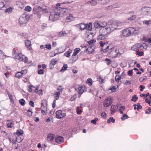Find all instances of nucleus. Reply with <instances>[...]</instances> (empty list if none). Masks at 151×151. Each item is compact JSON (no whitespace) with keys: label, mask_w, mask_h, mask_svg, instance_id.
<instances>
[{"label":"nucleus","mask_w":151,"mask_h":151,"mask_svg":"<svg viewBox=\"0 0 151 151\" xmlns=\"http://www.w3.org/2000/svg\"><path fill=\"white\" fill-rule=\"evenodd\" d=\"M119 24L117 22L114 21L111 24H108L106 28L101 29L99 31V36H98L99 39L104 40L108 34L117 28Z\"/></svg>","instance_id":"obj_1"},{"label":"nucleus","mask_w":151,"mask_h":151,"mask_svg":"<svg viewBox=\"0 0 151 151\" xmlns=\"http://www.w3.org/2000/svg\"><path fill=\"white\" fill-rule=\"evenodd\" d=\"M122 33L124 36L127 37L132 36L134 34L138 33V31L133 27H129L123 30Z\"/></svg>","instance_id":"obj_2"},{"label":"nucleus","mask_w":151,"mask_h":151,"mask_svg":"<svg viewBox=\"0 0 151 151\" xmlns=\"http://www.w3.org/2000/svg\"><path fill=\"white\" fill-rule=\"evenodd\" d=\"M75 90L78 93L79 95V97L86 90V87L83 85H77L74 87Z\"/></svg>","instance_id":"obj_3"},{"label":"nucleus","mask_w":151,"mask_h":151,"mask_svg":"<svg viewBox=\"0 0 151 151\" xmlns=\"http://www.w3.org/2000/svg\"><path fill=\"white\" fill-rule=\"evenodd\" d=\"M29 19V15L24 14L19 18V22L21 25H24L27 23Z\"/></svg>","instance_id":"obj_4"},{"label":"nucleus","mask_w":151,"mask_h":151,"mask_svg":"<svg viewBox=\"0 0 151 151\" xmlns=\"http://www.w3.org/2000/svg\"><path fill=\"white\" fill-rule=\"evenodd\" d=\"M60 16V15L55 13L51 12L49 17V19L50 20L53 21L57 20Z\"/></svg>","instance_id":"obj_5"},{"label":"nucleus","mask_w":151,"mask_h":151,"mask_svg":"<svg viewBox=\"0 0 151 151\" xmlns=\"http://www.w3.org/2000/svg\"><path fill=\"white\" fill-rule=\"evenodd\" d=\"M56 117L58 119H61L66 116L65 113H62L61 110H59L56 111Z\"/></svg>","instance_id":"obj_6"},{"label":"nucleus","mask_w":151,"mask_h":151,"mask_svg":"<svg viewBox=\"0 0 151 151\" xmlns=\"http://www.w3.org/2000/svg\"><path fill=\"white\" fill-rule=\"evenodd\" d=\"M112 100L110 98H107L104 101V105L105 107H108L112 103Z\"/></svg>","instance_id":"obj_7"},{"label":"nucleus","mask_w":151,"mask_h":151,"mask_svg":"<svg viewBox=\"0 0 151 151\" xmlns=\"http://www.w3.org/2000/svg\"><path fill=\"white\" fill-rule=\"evenodd\" d=\"M91 1L95 3L94 5H95L97 3L102 4H105L109 2V0H91Z\"/></svg>","instance_id":"obj_8"},{"label":"nucleus","mask_w":151,"mask_h":151,"mask_svg":"<svg viewBox=\"0 0 151 151\" xmlns=\"http://www.w3.org/2000/svg\"><path fill=\"white\" fill-rule=\"evenodd\" d=\"M151 8L148 7H143L141 9V11L144 14L147 15L150 11Z\"/></svg>","instance_id":"obj_9"},{"label":"nucleus","mask_w":151,"mask_h":151,"mask_svg":"<svg viewBox=\"0 0 151 151\" xmlns=\"http://www.w3.org/2000/svg\"><path fill=\"white\" fill-rule=\"evenodd\" d=\"M110 56L113 58H116L119 55V52L117 49L113 50L109 53Z\"/></svg>","instance_id":"obj_10"},{"label":"nucleus","mask_w":151,"mask_h":151,"mask_svg":"<svg viewBox=\"0 0 151 151\" xmlns=\"http://www.w3.org/2000/svg\"><path fill=\"white\" fill-rule=\"evenodd\" d=\"M142 45L139 43H137L133 45L131 49L133 50H136L143 47Z\"/></svg>","instance_id":"obj_11"},{"label":"nucleus","mask_w":151,"mask_h":151,"mask_svg":"<svg viewBox=\"0 0 151 151\" xmlns=\"http://www.w3.org/2000/svg\"><path fill=\"white\" fill-rule=\"evenodd\" d=\"M62 8L60 7H55L53 9V11L52 13H55L56 14L60 15V13L61 12V10Z\"/></svg>","instance_id":"obj_12"},{"label":"nucleus","mask_w":151,"mask_h":151,"mask_svg":"<svg viewBox=\"0 0 151 151\" xmlns=\"http://www.w3.org/2000/svg\"><path fill=\"white\" fill-rule=\"evenodd\" d=\"M40 9H42V7L39 6L38 9L35 8H34L33 9V14H37V16L38 17L40 16Z\"/></svg>","instance_id":"obj_13"},{"label":"nucleus","mask_w":151,"mask_h":151,"mask_svg":"<svg viewBox=\"0 0 151 151\" xmlns=\"http://www.w3.org/2000/svg\"><path fill=\"white\" fill-rule=\"evenodd\" d=\"M55 137V136L53 134H49L47 137V139L48 142H51Z\"/></svg>","instance_id":"obj_14"},{"label":"nucleus","mask_w":151,"mask_h":151,"mask_svg":"<svg viewBox=\"0 0 151 151\" xmlns=\"http://www.w3.org/2000/svg\"><path fill=\"white\" fill-rule=\"evenodd\" d=\"M55 141L57 143L60 144L63 142L64 139L63 137L58 136L55 138Z\"/></svg>","instance_id":"obj_15"},{"label":"nucleus","mask_w":151,"mask_h":151,"mask_svg":"<svg viewBox=\"0 0 151 151\" xmlns=\"http://www.w3.org/2000/svg\"><path fill=\"white\" fill-rule=\"evenodd\" d=\"M86 24L82 23L79 24H78L76 25V26L78 27L81 30H83L86 28Z\"/></svg>","instance_id":"obj_16"},{"label":"nucleus","mask_w":151,"mask_h":151,"mask_svg":"<svg viewBox=\"0 0 151 151\" xmlns=\"http://www.w3.org/2000/svg\"><path fill=\"white\" fill-rule=\"evenodd\" d=\"M27 71L26 70H23L21 72H17L15 76H22L23 75H25L27 73Z\"/></svg>","instance_id":"obj_17"},{"label":"nucleus","mask_w":151,"mask_h":151,"mask_svg":"<svg viewBox=\"0 0 151 151\" xmlns=\"http://www.w3.org/2000/svg\"><path fill=\"white\" fill-rule=\"evenodd\" d=\"M25 43L26 46L29 50L32 49V48L30 47L31 45V42L30 40H27L25 41Z\"/></svg>","instance_id":"obj_18"},{"label":"nucleus","mask_w":151,"mask_h":151,"mask_svg":"<svg viewBox=\"0 0 151 151\" xmlns=\"http://www.w3.org/2000/svg\"><path fill=\"white\" fill-rule=\"evenodd\" d=\"M73 15L72 14H70L69 16L67 17L65 21L66 22H69L73 20Z\"/></svg>","instance_id":"obj_19"},{"label":"nucleus","mask_w":151,"mask_h":151,"mask_svg":"<svg viewBox=\"0 0 151 151\" xmlns=\"http://www.w3.org/2000/svg\"><path fill=\"white\" fill-rule=\"evenodd\" d=\"M23 57V56L21 54H17V56H15V58L20 61H22L24 60V58Z\"/></svg>","instance_id":"obj_20"},{"label":"nucleus","mask_w":151,"mask_h":151,"mask_svg":"<svg viewBox=\"0 0 151 151\" xmlns=\"http://www.w3.org/2000/svg\"><path fill=\"white\" fill-rule=\"evenodd\" d=\"M94 25L95 27L96 28H100L101 27L100 22H99L98 21H96L94 22Z\"/></svg>","instance_id":"obj_21"},{"label":"nucleus","mask_w":151,"mask_h":151,"mask_svg":"<svg viewBox=\"0 0 151 151\" xmlns=\"http://www.w3.org/2000/svg\"><path fill=\"white\" fill-rule=\"evenodd\" d=\"M67 34L65 31L62 30L59 32L58 36L60 37H64L65 36V35H67Z\"/></svg>","instance_id":"obj_22"},{"label":"nucleus","mask_w":151,"mask_h":151,"mask_svg":"<svg viewBox=\"0 0 151 151\" xmlns=\"http://www.w3.org/2000/svg\"><path fill=\"white\" fill-rule=\"evenodd\" d=\"M23 134V131L21 129H18L17 132L14 133V134H16L17 136H20Z\"/></svg>","instance_id":"obj_23"},{"label":"nucleus","mask_w":151,"mask_h":151,"mask_svg":"<svg viewBox=\"0 0 151 151\" xmlns=\"http://www.w3.org/2000/svg\"><path fill=\"white\" fill-rule=\"evenodd\" d=\"M108 24H109V22H108V23L107 24V23L105 21L102 22H100L101 27L104 28L106 26L107 27ZM110 24H111V23Z\"/></svg>","instance_id":"obj_24"},{"label":"nucleus","mask_w":151,"mask_h":151,"mask_svg":"<svg viewBox=\"0 0 151 151\" xmlns=\"http://www.w3.org/2000/svg\"><path fill=\"white\" fill-rule=\"evenodd\" d=\"M97 81L99 82L100 83L102 84L105 82V80L104 78H103L101 77L100 76L97 78Z\"/></svg>","instance_id":"obj_25"},{"label":"nucleus","mask_w":151,"mask_h":151,"mask_svg":"<svg viewBox=\"0 0 151 151\" xmlns=\"http://www.w3.org/2000/svg\"><path fill=\"white\" fill-rule=\"evenodd\" d=\"M60 94V92H55L54 95V97H55V98L56 99L58 100L59 99Z\"/></svg>","instance_id":"obj_26"},{"label":"nucleus","mask_w":151,"mask_h":151,"mask_svg":"<svg viewBox=\"0 0 151 151\" xmlns=\"http://www.w3.org/2000/svg\"><path fill=\"white\" fill-rule=\"evenodd\" d=\"M81 49L79 48H76L74 50V52L73 53V55L76 56L77 54L80 51Z\"/></svg>","instance_id":"obj_27"},{"label":"nucleus","mask_w":151,"mask_h":151,"mask_svg":"<svg viewBox=\"0 0 151 151\" xmlns=\"http://www.w3.org/2000/svg\"><path fill=\"white\" fill-rule=\"evenodd\" d=\"M68 68L67 65L66 64H64L62 68L60 70V71H63L65 70H66Z\"/></svg>","instance_id":"obj_28"},{"label":"nucleus","mask_w":151,"mask_h":151,"mask_svg":"<svg viewBox=\"0 0 151 151\" xmlns=\"http://www.w3.org/2000/svg\"><path fill=\"white\" fill-rule=\"evenodd\" d=\"M115 119H113V117H111L109 119L107 120V122L108 123H110L111 122L112 123H114L115 122Z\"/></svg>","instance_id":"obj_29"},{"label":"nucleus","mask_w":151,"mask_h":151,"mask_svg":"<svg viewBox=\"0 0 151 151\" xmlns=\"http://www.w3.org/2000/svg\"><path fill=\"white\" fill-rule=\"evenodd\" d=\"M23 139V138H22L21 137L18 136L16 138V141L18 143L21 142Z\"/></svg>","instance_id":"obj_30"},{"label":"nucleus","mask_w":151,"mask_h":151,"mask_svg":"<svg viewBox=\"0 0 151 151\" xmlns=\"http://www.w3.org/2000/svg\"><path fill=\"white\" fill-rule=\"evenodd\" d=\"M86 28L85 29H86L87 30H91L92 29V27L90 25H89L87 24H86Z\"/></svg>","instance_id":"obj_31"},{"label":"nucleus","mask_w":151,"mask_h":151,"mask_svg":"<svg viewBox=\"0 0 151 151\" xmlns=\"http://www.w3.org/2000/svg\"><path fill=\"white\" fill-rule=\"evenodd\" d=\"M19 102L20 104L23 106H24L25 105V101L23 99H20L19 101Z\"/></svg>","instance_id":"obj_32"},{"label":"nucleus","mask_w":151,"mask_h":151,"mask_svg":"<svg viewBox=\"0 0 151 151\" xmlns=\"http://www.w3.org/2000/svg\"><path fill=\"white\" fill-rule=\"evenodd\" d=\"M137 99V97L136 95H134V96H132V98L131 99V100L132 101H133L134 102H135L136 101Z\"/></svg>","instance_id":"obj_33"},{"label":"nucleus","mask_w":151,"mask_h":151,"mask_svg":"<svg viewBox=\"0 0 151 151\" xmlns=\"http://www.w3.org/2000/svg\"><path fill=\"white\" fill-rule=\"evenodd\" d=\"M143 24H145L148 25L150 23H151V20H149V21L144 20L142 22Z\"/></svg>","instance_id":"obj_34"},{"label":"nucleus","mask_w":151,"mask_h":151,"mask_svg":"<svg viewBox=\"0 0 151 151\" xmlns=\"http://www.w3.org/2000/svg\"><path fill=\"white\" fill-rule=\"evenodd\" d=\"M147 79V78H146V76H143L142 77L139 78V80L141 82H143Z\"/></svg>","instance_id":"obj_35"},{"label":"nucleus","mask_w":151,"mask_h":151,"mask_svg":"<svg viewBox=\"0 0 151 151\" xmlns=\"http://www.w3.org/2000/svg\"><path fill=\"white\" fill-rule=\"evenodd\" d=\"M106 48H101V50L103 51V52H106L107 51V50H108L109 48V46H108L106 45Z\"/></svg>","instance_id":"obj_36"},{"label":"nucleus","mask_w":151,"mask_h":151,"mask_svg":"<svg viewBox=\"0 0 151 151\" xmlns=\"http://www.w3.org/2000/svg\"><path fill=\"white\" fill-rule=\"evenodd\" d=\"M31 8L29 6H26L25 9V10L27 12H30L31 10Z\"/></svg>","instance_id":"obj_37"},{"label":"nucleus","mask_w":151,"mask_h":151,"mask_svg":"<svg viewBox=\"0 0 151 151\" xmlns=\"http://www.w3.org/2000/svg\"><path fill=\"white\" fill-rule=\"evenodd\" d=\"M98 120V119L97 118H95L94 119L92 120L91 121V123H93L94 124H96V122Z\"/></svg>","instance_id":"obj_38"},{"label":"nucleus","mask_w":151,"mask_h":151,"mask_svg":"<svg viewBox=\"0 0 151 151\" xmlns=\"http://www.w3.org/2000/svg\"><path fill=\"white\" fill-rule=\"evenodd\" d=\"M12 11V9L11 7H9L6 9L5 12L9 13H11Z\"/></svg>","instance_id":"obj_39"},{"label":"nucleus","mask_w":151,"mask_h":151,"mask_svg":"<svg viewBox=\"0 0 151 151\" xmlns=\"http://www.w3.org/2000/svg\"><path fill=\"white\" fill-rule=\"evenodd\" d=\"M86 82L87 83L89 84L90 85H91L92 84V80L91 78L88 79Z\"/></svg>","instance_id":"obj_40"},{"label":"nucleus","mask_w":151,"mask_h":151,"mask_svg":"<svg viewBox=\"0 0 151 151\" xmlns=\"http://www.w3.org/2000/svg\"><path fill=\"white\" fill-rule=\"evenodd\" d=\"M44 70L43 69H40L38 70V73L39 74H43Z\"/></svg>","instance_id":"obj_41"},{"label":"nucleus","mask_w":151,"mask_h":151,"mask_svg":"<svg viewBox=\"0 0 151 151\" xmlns=\"http://www.w3.org/2000/svg\"><path fill=\"white\" fill-rule=\"evenodd\" d=\"M125 118L126 119H127L128 118V116L125 114H123V116L122 117L121 119L122 120H124L125 119Z\"/></svg>","instance_id":"obj_42"},{"label":"nucleus","mask_w":151,"mask_h":151,"mask_svg":"<svg viewBox=\"0 0 151 151\" xmlns=\"http://www.w3.org/2000/svg\"><path fill=\"white\" fill-rule=\"evenodd\" d=\"M117 88L115 86H113L110 89L112 92H114L116 91Z\"/></svg>","instance_id":"obj_43"},{"label":"nucleus","mask_w":151,"mask_h":151,"mask_svg":"<svg viewBox=\"0 0 151 151\" xmlns=\"http://www.w3.org/2000/svg\"><path fill=\"white\" fill-rule=\"evenodd\" d=\"M7 122H8L7 124V127L9 128L11 127V124H12V122L9 120H8L7 121Z\"/></svg>","instance_id":"obj_44"},{"label":"nucleus","mask_w":151,"mask_h":151,"mask_svg":"<svg viewBox=\"0 0 151 151\" xmlns=\"http://www.w3.org/2000/svg\"><path fill=\"white\" fill-rule=\"evenodd\" d=\"M121 76H115V79L116 82H119L121 78Z\"/></svg>","instance_id":"obj_45"},{"label":"nucleus","mask_w":151,"mask_h":151,"mask_svg":"<svg viewBox=\"0 0 151 151\" xmlns=\"http://www.w3.org/2000/svg\"><path fill=\"white\" fill-rule=\"evenodd\" d=\"M136 18V15H132L131 17H129L128 18V20H132L135 19Z\"/></svg>","instance_id":"obj_46"},{"label":"nucleus","mask_w":151,"mask_h":151,"mask_svg":"<svg viewBox=\"0 0 151 151\" xmlns=\"http://www.w3.org/2000/svg\"><path fill=\"white\" fill-rule=\"evenodd\" d=\"M99 44H100V46L101 47H102L101 48H104V46H105V45H104V43L103 42V41H100L99 42Z\"/></svg>","instance_id":"obj_47"},{"label":"nucleus","mask_w":151,"mask_h":151,"mask_svg":"<svg viewBox=\"0 0 151 151\" xmlns=\"http://www.w3.org/2000/svg\"><path fill=\"white\" fill-rule=\"evenodd\" d=\"M32 112L29 109L27 111V114L29 116H31L32 115Z\"/></svg>","instance_id":"obj_48"},{"label":"nucleus","mask_w":151,"mask_h":151,"mask_svg":"<svg viewBox=\"0 0 151 151\" xmlns=\"http://www.w3.org/2000/svg\"><path fill=\"white\" fill-rule=\"evenodd\" d=\"M71 52L70 51H68L67 52V53H66L65 54V56L67 57H69L70 55V54L71 53Z\"/></svg>","instance_id":"obj_49"},{"label":"nucleus","mask_w":151,"mask_h":151,"mask_svg":"<svg viewBox=\"0 0 151 151\" xmlns=\"http://www.w3.org/2000/svg\"><path fill=\"white\" fill-rule=\"evenodd\" d=\"M108 7H110L111 9H113L117 7V5L116 4H114L111 6H109Z\"/></svg>","instance_id":"obj_50"},{"label":"nucleus","mask_w":151,"mask_h":151,"mask_svg":"<svg viewBox=\"0 0 151 151\" xmlns=\"http://www.w3.org/2000/svg\"><path fill=\"white\" fill-rule=\"evenodd\" d=\"M105 61L107 62V64L108 65H109L111 63V60L110 59L106 58L105 59Z\"/></svg>","instance_id":"obj_51"},{"label":"nucleus","mask_w":151,"mask_h":151,"mask_svg":"<svg viewBox=\"0 0 151 151\" xmlns=\"http://www.w3.org/2000/svg\"><path fill=\"white\" fill-rule=\"evenodd\" d=\"M129 65L130 67H132L134 65V64L133 63V61H130L129 63Z\"/></svg>","instance_id":"obj_52"},{"label":"nucleus","mask_w":151,"mask_h":151,"mask_svg":"<svg viewBox=\"0 0 151 151\" xmlns=\"http://www.w3.org/2000/svg\"><path fill=\"white\" fill-rule=\"evenodd\" d=\"M77 97V95L76 94H75L70 99V100L71 101H73Z\"/></svg>","instance_id":"obj_53"},{"label":"nucleus","mask_w":151,"mask_h":151,"mask_svg":"<svg viewBox=\"0 0 151 151\" xmlns=\"http://www.w3.org/2000/svg\"><path fill=\"white\" fill-rule=\"evenodd\" d=\"M29 104L32 107L34 106V104L33 101L31 100L29 101Z\"/></svg>","instance_id":"obj_54"},{"label":"nucleus","mask_w":151,"mask_h":151,"mask_svg":"<svg viewBox=\"0 0 151 151\" xmlns=\"http://www.w3.org/2000/svg\"><path fill=\"white\" fill-rule=\"evenodd\" d=\"M137 54L139 55V56H141L143 54V52L142 51L139 52L137 51Z\"/></svg>","instance_id":"obj_55"},{"label":"nucleus","mask_w":151,"mask_h":151,"mask_svg":"<svg viewBox=\"0 0 151 151\" xmlns=\"http://www.w3.org/2000/svg\"><path fill=\"white\" fill-rule=\"evenodd\" d=\"M149 95V93H147L146 94V95H145V94H141L140 95V96L141 97L145 96V97H147Z\"/></svg>","instance_id":"obj_56"},{"label":"nucleus","mask_w":151,"mask_h":151,"mask_svg":"<svg viewBox=\"0 0 151 151\" xmlns=\"http://www.w3.org/2000/svg\"><path fill=\"white\" fill-rule=\"evenodd\" d=\"M61 11L65 13L66 12H68V9L66 8H62V9L61 10Z\"/></svg>","instance_id":"obj_57"},{"label":"nucleus","mask_w":151,"mask_h":151,"mask_svg":"<svg viewBox=\"0 0 151 151\" xmlns=\"http://www.w3.org/2000/svg\"><path fill=\"white\" fill-rule=\"evenodd\" d=\"M46 48L49 50H50L51 49V45L50 44L49 45H46Z\"/></svg>","instance_id":"obj_58"},{"label":"nucleus","mask_w":151,"mask_h":151,"mask_svg":"<svg viewBox=\"0 0 151 151\" xmlns=\"http://www.w3.org/2000/svg\"><path fill=\"white\" fill-rule=\"evenodd\" d=\"M116 106L115 105H112L111 106L110 109L114 110L116 109Z\"/></svg>","instance_id":"obj_59"},{"label":"nucleus","mask_w":151,"mask_h":151,"mask_svg":"<svg viewBox=\"0 0 151 151\" xmlns=\"http://www.w3.org/2000/svg\"><path fill=\"white\" fill-rule=\"evenodd\" d=\"M139 88H140V91H142L144 88H145V87L142 85H140L139 86Z\"/></svg>","instance_id":"obj_60"},{"label":"nucleus","mask_w":151,"mask_h":151,"mask_svg":"<svg viewBox=\"0 0 151 151\" xmlns=\"http://www.w3.org/2000/svg\"><path fill=\"white\" fill-rule=\"evenodd\" d=\"M131 83V81L126 80L125 81V84L127 85H129Z\"/></svg>","instance_id":"obj_61"},{"label":"nucleus","mask_w":151,"mask_h":151,"mask_svg":"<svg viewBox=\"0 0 151 151\" xmlns=\"http://www.w3.org/2000/svg\"><path fill=\"white\" fill-rule=\"evenodd\" d=\"M94 41L93 40H91L88 42V43L89 45H91L93 43Z\"/></svg>","instance_id":"obj_62"},{"label":"nucleus","mask_w":151,"mask_h":151,"mask_svg":"<svg viewBox=\"0 0 151 151\" xmlns=\"http://www.w3.org/2000/svg\"><path fill=\"white\" fill-rule=\"evenodd\" d=\"M133 73V70H129L128 72V73L129 75H131V76H132Z\"/></svg>","instance_id":"obj_63"},{"label":"nucleus","mask_w":151,"mask_h":151,"mask_svg":"<svg viewBox=\"0 0 151 151\" xmlns=\"http://www.w3.org/2000/svg\"><path fill=\"white\" fill-rule=\"evenodd\" d=\"M106 114L105 112H103L101 114V116L104 118H105L106 117Z\"/></svg>","instance_id":"obj_64"}]
</instances>
